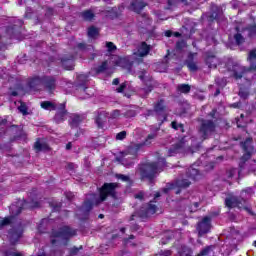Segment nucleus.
Masks as SVG:
<instances>
[{
  "label": "nucleus",
  "instance_id": "393cba45",
  "mask_svg": "<svg viewBox=\"0 0 256 256\" xmlns=\"http://www.w3.org/2000/svg\"><path fill=\"white\" fill-rule=\"evenodd\" d=\"M154 111L158 115H163L165 113V100L160 99L155 105H154Z\"/></svg>",
  "mask_w": 256,
  "mask_h": 256
},
{
  "label": "nucleus",
  "instance_id": "603ef678",
  "mask_svg": "<svg viewBox=\"0 0 256 256\" xmlns=\"http://www.w3.org/2000/svg\"><path fill=\"white\" fill-rule=\"evenodd\" d=\"M191 255H192V252H191V249L189 248H184V250L180 252V256H191Z\"/></svg>",
  "mask_w": 256,
  "mask_h": 256
},
{
  "label": "nucleus",
  "instance_id": "f257e3e1",
  "mask_svg": "<svg viewBox=\"0 0 256 256\" xmlns=\"http://www.w3.org/2000/svg\"><path fill=\"white\" fill-rule=\"evenodd\" d=\"M215 127V122H213L212 120L202 119L200 127L198 129L200 141H198L197 138L192 137V144L191 146L187 147L185 145L187 141L185 140V138H181L169 148V156L173 157V155H177V153H195L196 151H199V149L201 148V142L209 139V137H211V135L215 133Z\"/></svg>",
  "mask_w": 256,
  "mask_h": 256
},
{
  "label": "nucleus",
  "instance_id": "c9c22d12",
  "mask_svg": "<svg viewBox=\"0 0 256 256\" xmlns=\"http://www.w3.org/2000/svg\"><path fill=\"white\" fill-rule=\"evenodd\" d=\"M78 49H80V51H90L92 52L94 50L93 46L92 45H87L85 43H80L77 45Z\"/></svg>",
  "mask_w": 256,
  "mask_h": 256
},
{
  "label": "nucleus",
  "instance_id": "f03ea898",
  "mask_svg": "<svg viewBox=\"0 0 256 256\" xmlns=\"http://www.w3.org/2000/svg\"><path fill=\"white\" fill-rule=\"evenodd\" d=\"M117 189H119V183H104L102 188L100 189V195L98 194H90L87 197V200L81 207L82 213L87 215L91 209H93V205H99L103 203L107 197H113V199H117Z\"/></svg>",
  "mask_w": 256,
  "mask_h": 256
},
{
  "label": "nucleus",
  "instance_id": "6e6552de",
  "mask_svg": "<svg viewBox=\"0 0 256 256\" xmlns=\"http://www.w3.org/2000/svg\"><path fill=\"white\" fill-rule=\"evenodd\" d=\"M228 69L234 73L235 79H241L245 73H249L246 67L234 62L228 63Z\"/></svg>",
  "mask_w": 256,
  "mask_h": 256
},
{
  "label": "nucleus",
  "instance_id": "e433bc0d",
  "mask_svg": "<svg viewBox=\"0 0 256 256\" xmlns=\"http://www.w3.org/2000/svg\"><path fill=\"white\" fill-rule=\"evenodd\" d=\"M97 35H99V30L97 28L92 26L88 29V36L95 38Z\"/></svg>",
  "mask_w": 256,
  "mask_h": 256
},
{
  "label": "nucleus",
  "instance_id": "ea45409f",
  "mask_svg": "<svg viewBox=\"0 0 256 256\" xmlns=\"http://www.w3.org/2000/svg\"><path fill=\"white\" fill-rule=\"evenodd\" d=\"M247 61H249V63L256 61V49H253L249 52Z\"/></svg>",
  "mask_w": 256,
  "mask_h": 256
},
{
  "label": "nucleus",
  "instance_id": "39448f33",
  "mask_svg": "<svg viewBox=\"0 0 256 256\" xmlns=\"http://www.w3.org/2000/svg\"><path fill=\"white\" fill-rule=\"evenodd\" d=\"M143 147V144H132L121 155L116 158V161L124 165V167H133L135 159H137V153L139 149Z\"/></svg>",
  "mask_w": 256,
  "mask_h": 256
},
{
  "label": "nucleus",
  "instance_id": "6ab92c4d",
  "mask_svg": "<svg viewBox=\"0 0 256 256\" xmlns=\"http://www.w3.org/2000/svg\"><path fill=\"white\" fill-rule=\"evenodd\" d=\"M220 63L219 58H217L215 55H208L206 58V65H208L210 69H216L217 65Z\"/></svg>",
  "mask_w": 256,
  "mask_h": 256
},
{
  "label": "nucleus",
  "instance_id": "20e7f679",
  "mask_svg": "<svg viewBox=\"0 0 256 256\" xmlns=\"http://www.w3.org/2000/svg\"><path fill=\"white\" fill-rule=\"evenodd\" d=\"M77 235V230L69 226L60 227L58 230H52L51 243L52 245H64L69 243V239Z\"/></svg>",
  "mask_w": 256,
  "mask_h": 256
},
{
  "label": "nucleus",
  "instance_id": "13d9d810",
  "mask_svg": "<svg viewBox=\"0 0 256 256\" xmlns=\"http://www.w3.org/2000/svg\"><path fill=\"white\" fill-rule=\"evenodd\" d=\"M199 205H200L199 202H195V203L193 204V206L190 207V212H191V213H195V211H197V209H199Z\"/></svg>",
  "mask_w": 256,
  "mask_h": 256
},
{
  "label": "nucleus",
  "instance_id": "6e6d98bb",
  "mask_svg": "<svg viewBox=\"0 0 256 256\" xmlns=\"http://www.w3.org/2000/svg\"><path fill=\"white\" fill-rule=\"evenodd\" d=\"M78 81L80 82V83H87V75H85V74H81V75H79L78 76Z\"/></svg>",
  "mask_w": 256,
  "mask_h": 256
},
{
  "label": "nucleus",
  "instance_id": "bb28decb",
  "mask_svg": "<svg viewBox=\"0 0 256 256\" xmlns=\"http://www.w3.org/2000/svg\"><path fill=\"white\" fill-rule=\"evenodd\" d=\"M80 17H82L84 21H92L95 19V13H93V10H85L80 13Z\"/></svg>",
  "mask_w": 256,
  "mask_h": 256
},
{
  "label": "nucleus",
  "instance_id": "c85d7f7f",
  "mask_svg": "<svg viewBox=\"0 0 256 256\" xmlns=\"http://www.w3.org/2000/svg\"><path fill=\"white\" fill-rule=\"evenodd\" d=\"M189 60L186 61V65L190 71H197L199 67H197V63L193 61V54H189Z\"/></svg>",
  "mask_w": 256,
  "mask_h": 256
},
{
  "label": "nucleus",
  "instance_id": "7c9ffc66",
  "mask_svg": "<svg viewBox=\"0 0 256 256\" xmlns=\"http://www.w3.org/2000/svg\"><path fill=\"white\" fill-rule=\"evenodd\" d=\"M41 107L42 109H46L47 111H55V109H57V106L55 105V103L51 101L41 102Z\"/></svg>",
  "mask_w": 256,
  "mask_h": 256
},
{
  "label": "nucleus",
  "instance_id": "4468645a",
  "mask_svg": "<svg viewBox=\"0 0 256 256\" xmlns=\"http://www.w3.org/2000/svg\"><path fill=\"white\" fill-rule=\"evenodd\" d=\"M67 119V110L65 109V104L60 105V109L54 116L55 123H63Z\"/></svg>",
  "mask_w": 256,
  "mask_h": 256
},
{
  "label": "nucleus",
  "instance_id": "37998d69",
  "mask_svg": "<svg viewBox=\"0 0 256 256\" xmlns=\"http://www.w3.org/2000/svg\"><path fill=\"white\" fill-rule=\"evenodd\" d=\"M172 129H175L176 131L179 129H182V133H185V130L183 129V124L177 123V121H173L171 123Z\"/></svg>",
  "mask_w": 256,
  "mask_h": 256
},
{
  "label": "nucleus",
  "instance_id": "4d7b16f0",
  "mask_svg": "<svg viewBox=\"0 0 256 256\" xmlns=\"http://www.w3.org/2000/svg\"><path fill=\"white\" fill-rule=\"evenodd\" d=\"M135 199H139L140 201H143L145 198V193L144 192H138L137 194L134 195Z\"/></svg>",
  "mask_w": 256,
  "mask_h": 256
},
{
  "label": "nucleus",
  "instance_id": "a19ab883",
  "mask_svg": "<svg viewBox=\"0 0 256 256\" xmlns=\"http://www.w3.org/2000/svg\"><path fill=\"white\" fill-rule=\"evenodd\" d=\"M5 256H23V254H21L20 252L15 250V248H12V249L6 251V255Z\"/></svg>",
  "mask_w": 256,
  "mask_h": 256
},
{
  "label": "nucleus",
  "instance_id": "a211bd4d",
  "mask_svg": "<svg viewBox=\"0 0 256 256\" xmlns=\"http://www.w3.org/2000/svg\"><path fill=\"white\" fill-rule=\"evenodd\" d=\"M147 4L143 0H133L131 3V9L135 11V13H141L143 9H145Z\"/></svg>",
  "mask_w": 256,
  "mask_h": 256
},
{
  "label": "nucleus",
  "instance_id": "338daca9",
  "mask_svg": "<svg viewBox=\"0 0 256 256\" xmlns=\"http://www.w3.org/2000/svg\"><path fill=\"white\" fill-rule=\"evenodd\" d=\"M30 11H31V9H27V11H26V17H27L28 19H31V13H30Z\"/></svg>",
  "mask_w": 256,
  "mask_h": 256
},
{
  "label": "nucleus",
  "instance_id": "c03bdc74",
  "mask_svg": "<svg viewBox=\"0 0 256 256\" xmlns=\"http://www.w3.org/2000/svg\"><path fill=\"white\" fill-rule=\"evenodd\" d=\"M18 110L20 111V113H22V115H28L27 105H25V103H21L18 107Z\"/></svg>",
  "mask_w": 256,
  "mask_h": 256
},
{
  "label": "nucleus",
  "instance_id": "0e129e2a",
  "mask_svg": "<svg viewBox=\"0 0 256 256\" xmlns=\"http://www.w3.org/2000/svg\"><path fill=\"white\" fill-rule=\"evenodd\" d=\"M171 189H173V185H171V187L163 188L162 191H163V193H169V191H171Z\"/></svg>",
  "mask_w": 256,
  "mask_h": 256
},
{
  "label": "nucleus",
  "instance_id": "774afa93",
  "mask_svg": "<svg viewBox=\"0 0 256 256\" xmlns=\"http://www.w3.org/2000/svg\"><path fill=\"white\" fill-rule=\"evenodd\" d=\"M47 15H53V8H48Z\"/></svg>",
  "mask_w": 256,
  "mask_h": 256
},
{
  "label": "nucleus",
  "instance_id": "7ed1b4c3",
  "mask_svg": "<svg viewBox=\"0 0 256 256\" xmlns=\"http://www.w3.org/2000/svg\"><path fill=\"white\" fill-rule=\"evenodd\" d=\"M167 167L165 158H159L157 162H150L140 167V175L142 179H146L149 183H153L155 175L161 173Z\"/></svg>",
  "mask_w": 256,
  "mask_h": 256
},
{
  "label": "nucleus",
  "instance_id": "1a4fd4ad",
  "mask_svg": "<svg viewBox=\"0 0 256 256\" xmlns=\"http://www.w3.org/2000/svg\"><path fill=\"white\" fill-rule=\"evenodd\" d=\"M242 147L245 151V154L242 156V161H247L251 158V155H253V152L255 151V147H253V139L247 138L242 143Z\"/></svg>",
  "mask_w": 256,
  "mask_h": 256
},
{
  "label": "nucleus",
  "instance_id": "e2e57ef3",
  "mask_svg": "<svg viewBox=\"0 0 256 256\" xmlns=\"http://www.w3.org/2000/svg\"><path fill=\"white\" fill-rule=\"evenodd\" d=\"M73 197H75V195L72 192L66 193V199H68V201H73Z\"/></svg>",
  "mask_w": 256,
  "mask_h": 256
},
{
  "label": "nucleus",
  "instance_id": "b1692460",
  "mask_svg": "<svg viewBox=\"0 0 256 256\" xmlns=\"http://www.w3.org/2000/svg\"><path fill=\"white\" fill-rule=\"evenodd\" d=\"M95 72L97 75H99V73H113V71L109 69V63L107 61L102 62L100 66L95 68Z\"/></svg>",
  "mask_w": 256,
  "mask_h": 256
},
{
  "label": "nucleus",
  "instance_id": "9b49d317",
  "mask_svg": "<svg viewBox=\"0 0 256 256\" xmlns=\"http://www.w3.org/2000/svg\"><path fill=\"white\" fill-rule=\"evenodd\" d=\"M209 19H210V21L223 19V8L219 7L215 4H212Z\"/></svg>",
  "mask_w": 256,
  "mask_h": 256
},
{
  "label": "nucleus",
  "instance_id": "cd10ccee",
  "mask_svg": "<svg viewBox=\"0 0 256 256\" xmlns=\"http://www.w3.org/2000/svg\"><path fill=\"white\" fill-rule=\"evenodd\" d=\"M176 91H178V93H183L184 95H187V94L191 93V85L179 84L176 87Z\"/></svg>",
  "mask_w": 256,
  "mask_h": 256
},
{
  "label": "nucleus",
  "instance_id": "5701e85b",
  "mask_svg": "<svg viewBox=\"0 0 256 256\" xmlns=\"http://www.w3.org/2000/svg\"><path fill=\"white\" fill-rule=\"evenodd\" d=\"M10 133H14V139H21L23 137V128L21 126H11Z\"/></svg>",
  "mask_w": 256,
  "mask_h": 256
},
{
  "label": "nucleus",
  "instance_id": "de8ad7c7",
  "mask_svg": "<svg viewBox=\"0 0 256 256\" xmlns=\"http://www.w3.org/2000/svg\"><path fill=\"white\" fill-rule=\"evenodd\" d=\"M249 63H250V65L247 68L248 72L250 71L251 73H256V61H252V62H249Z\"/></svg>",
  "mask_w": 256,
  "mask_h": 256
},
{
  "label": "nucleus",
  "instance_id": "2f4dec72",
  "mask_svg": "<svg viewBox=\"0 0 256 256\" xmlns=\"http://www.w3.org/2000/svg\"><path fill=\"white\" fill-rule=\"evenodd\" d=\"M39 85H43V83L41 82V78H39V77L33 78L29 82L30 89H37V87H39Z\"/></svg>",
  "mask_w": 256,
  "mask_h": 256
},
{
  "label": "nucleus",
  "instance_id": "79ce46f5",
  "mask_svg": "<svg viewBox=\"0 0 256 256\" xmlns=\"http://www.w3.org/2000/svg\"><path fill=\"white\" fill-rule=\"evenodd\" d=\"M234 39L237 45H242V43H245V38H243V35H241L240 33L234 35Z\"/></svg>",
  "mask_w": 256,
  "mask_h": 256
},
{
  "label": "nucleus",
  "instance_id": "49530a36",
  "mask_svg": "<svg viewBox=\"0 0 256 256\" xmlns=\"http://www.w3.org/2000/svg\"><path fill=\"white\" fill-rule=\"evenodd\" d=\"M126 137H127L126 131H122L116 135L117 141H123V139H125Z\"/></svg>",
  "mask_w": 256,
  "mask_h": 256
},
{
  "label": "nucleus",
  "instance_id": "bf43d9fd",
  "mask_svg": "<svg viewBox=\"0 0 256 256\" xmlns=\"http://www.w3.org/2000/svg\"><path fill=\"white\" fill-rule=\"evenodd\" d=\"M186 45H187V43L184 40H182L181 42H178L176 44V47H177V49H184V47H186Z\"/></svg>",
  "mask_w": 256,
  "mask_h": 256
},
{
  "label": "nucleus",
  "instance_id": "423d86ee",
  "mask_svg": "<svg viewBox=\"0 0 256 256\" xmlns=\"http://www.w3.org/2000/svg\"><path fill=\"white\" fill-rule=\"evenodd\" d=\"M25 207H39V203L34 202L33 204L27 205L26 201H19L16 204H12L10 206V217L5 218L0 222V229L1 227H5V225H10V223H13L15 217L25 209Z\"/></svg>",
  "mask_w": 256,
  "mask_h": 256
},
{
  "label": "nucleus",
  "instance_id": "a878e982",
  "mask_svg": "<svg viewBox=\"0 0 256 256\" xmlns=\"http://www.w3.org/2000/svg\"><path fill=\"white\" fill-rule=\"evenodd\" d=\"M157 135H158L157 132L148 134L145 141L143 143H139L138 145H142V147L151 145V143H153V141H155V139H157Z\"/></svg>",
  "mask_w": 256,
  "mask_h": 256
},
{
  "label": "nucleus",
  "instance_id": "864d4df0",
  "mask_svg": "<svg viewBox=\"0 0 256 256\" xmlns=\"http://www.w3.org/2000/svg\"><path fill=\"white\" fill-rule=\"evenodd\" d=\"M135 115H137V113L135 112V110H128L125 114L124 117H135Z\"/></svg>",
  "mask_w": 256,
  "mask_h": 256
},
{
  "label": "nucleus",
  "instance_id": "2eb2a0df",
  "mask_svg": "<svg viewBox=\"0 0 256 256\" xmlns=\"http://www.w3.org/2000/svg\"><path fill=\"white\" fill-rule=\"evenodd\" d=\"M149 51H151V46L147 45L146 42H142L141 45L138 46L137 52H134V55L138 57H147Z\"/></svg>",
  "mask_w": 256,
  "mask_h": 256
},
{
  "label": "nucleus",
  "instance_id": "4be33fe9",
  "mask_svg": "<svg viewBox=\"0 0 256 256\" xmlns=\"http://www.w3.org/2000/svg\"><path fill=\"white\" fill-rule=\"evenodd\" d=\"M81 121H83V118L79 116L78 114H72L70 116L69 125L73 128L79 127Z\"/></svg>",
  "mask_w": 256,
  "mask_h": 256
},
{
  "label": "nucleus",
  "instance_id": "ddd939ff",
  "mask_svg": "<svg viewBox=\"0 0 256 256\" xmlns=\"http://www.w3.org/2000/svg\"><path fill=\"white\" fill-rule=\"evenodd\" d=\"M116 65L118 67H122V69H127V71L130 73L131 71V67H133V61L131 58L129 57H125V58H119L116 61Z\"/></svg>",
  "mask_w": 256,
  "mask_h": 256
},
{
  "label": "nucleus",
  "instance_id": "dca6fc26",
  "mask_svg": "<svg viewBox=\"0 0 256 256\" xmlns=\"http://www.w3.org/2000/svg\"><path fill=\"white\" fill-rule=\"evenodd\" d=\"M21 235H23V226L19 225L17 229L12 230L9 233L10 242L15 244L19 239H21Z\"/></svg>",
  "mask_w": 256,
  "mask_h": 256
},
{
  "label": "nucleus",
  "instance_id": "c756f323",
  "mask_svg": "<svg viewBox=\"0 0 256 256\" xmlns=\"http://www.w3.org/2000/svg\"><path fill=\"white\" fill-rule=\"evenodd\" d=\"M186 175L187 177H189V179H192L193 181H195V179H197V176L199 175V170H197L196 168L190 167L187 169Z\"/></svg>",
  "mask_w": 256,
  "mask_h": 256
},
{
  "label": "nucleus",
  "instance_id": "a18cd8bd",
  "mask_svg": "<svg viewBox=\"0 0 256 256\" xmlns=\"http://www.w3.org/2000/svg\"><path fill=\"white\" fill-rule=\"evenodd\" d=\"M237 173V168H231L226 172V176L228 179H232V177Z\"/></svg>",
  "mask_w": 256,
  "mask_h": 256
},
{
  "label": "nucleus",
  "instance_id": "9d476101",
  "mask_svg": "<svg viewBox=\"0 0 256 256\" xmlns=\"http://www.w3.org/2000/svg\"><path fill=\"white\" fill-rule=\"evenodd\" d=\"M41 83L47 91H54V89L57 87V80L53 76L42 77Z\"/></svg>",
  "mask_w": 256,
  "mask_h": 256
},
{
  "label": "nucleus",
  "instance_id": "69168bd1",
  "mask_svg": "<svg viewBox=\"0 0 256 256\" xmlns=\"http://www.w3.org/2000/svg\"><path fill=\"white\" fill-rule=\"evenodd\" d=\"M161 256H171V251L167 250Z\"/></svg>",
  "mask_w": 256,
  "mask_h": 256
},
{
  "label": "nucleus",
  "instance_id": "473e14b6",
  "mask_svg": "<svg viewBox=\"0 0 256 256\" xmlns=\"http://www.w3.org/2000/svg\"><path fill=\"white\" fill-rule=\"evenodd\" d=\"M155 201H150V204L148 205L146 215H155L157 213V206L155 204Z\"/></svg>",
  "mask_w": 256,
  "mask_h": 256
},
{
  "label": "nucleus",
  "instance_id": "aec40b11",
  "mask_svg": "<svg viewBox=\"0 0 256 256\" xmlns=\"http://www.w3.org/2000/svg\"><path fill=\"white\" fill-rule=\"evenodd\" d=\"M61 63L62 67H64V69H66L67 71H72L73 67H75V64L73 63V56H70V58H62Z\"/></svg>",
  "mask_w": 256,
  "mask_h": 256
},
{
  "label": "nucleus",
  "instance_id": "3c124183",
  "mask_svg": "<svg viewBox=\"0 0 256 256\" xmlns=\"http://www.w3.org/2000/svg\"><path fill=\"white\" fill-rule=\"evenodd\" d=\"M83 249V246H80L79 248L73 247L70 249V256H75L77 253H79V250Z\"/></svg>",
  "mask_w": 256,
  "mask_h": 256
},
{
  "label": "nucleus",
  "instance_id": "052dcab7",
  "mask_svg": "<svg viewBox=\"0 0 256 256\" xmlns=\"http://www.w3.org/2000/svg\"><path fill=\"white\" fill-rule=\"evenodd\" d=\"M125 87H127V84L122 83L117 89V93H123V91H125Z\"/></svg>",
  "mask_w": 256,
  "mask_h": 256
},
{
  "label": "nucleus",
  "instance_id": "09e8293b",
  "mask_svg": "<svg viewBox=\"0 0 256 256\" xmlns=\"http://www.w3.org/2000/svg\"><path fill=\"white\" fill-rule=\"evenodd\" d=\"M239 96L242 99H247V97H249V91L245 90V89H240L239 91Z\"/></svg>",
  "mask_w": 256,
  "mask_h": 256
},
{
  "label": "nucleus",
  "instance_id": "5fc2aeb1",
  "mask_svg": "<svg viewBox=\"0 0 256 256\" xmlns=\"http://www.w3.org/2000/svg\"><path fill=\"white\" fill-rule=\"evenodd\" d=\"M119 115H121V112L119 110H114L110 114V117H111V119H117L119 117Z\"/></svg>",
  "mask_w": 256,
  "mask_h": 256
},
{
  "label": "nucleus",
  "instance_id": "680f3d73",
  "mask_svg": "<svg viewBox=\"0 0 256 256\" xmlns=\"http://www.w3.org/2000/svg\"><path fill=\"white\" fill-rule=\"evenodd\" d=\"M243 193H248V195H253V188H246L242 191L241 195L243 197Z\"/></svg>",
  "mask_w": 256,
  "mask_h": 256
},
{
  "label": "nucleus",
  "instance_id": "58836bf2",
  "mask_svg": "<svg viewBox=\"0 0 256 256\" xmlns=\"http://www.w3.org/2000/svg\"><path fill=\"white\" fill-rule=\"evenodd\" d=\"M116 179H120V181H124L125 183H129L131 181V178L125 174H116Z\"/></svg>",
  "mask_w": 256,
  "mask_h": 256
},
{
  "label": "nucleus",
  "instance_id": "f704fd0d",
  "mask_svg": "<svg viewBox=\"0 0 256 256\" xmlns=\"http://www.w3.org/2000/svg\"><path fill=\"white\" fill-rule=\"evenodd\" d=\"M177 187L181 188V189H187V187H189V185H191V181L187 180V179H182V180H178L176 182Z\"/></svg>",
  "mask_w": 256,
  "mask_h": 256
},
{
  "label": "nucleus",
  "instance_id": "4c0bfd02",
  "mask_svg": "<svg viewBox=\"0 0 256 256\" xmlns=\"http://www.w3.org/2000/svg\"><path fill=\"white\" fill-rule=\"evenodd\" d=\"M247 31L249 32V37L256 39V24L248 26Z\"/></svg>",
  "mask_w": 256,
  "mask_h": 256
},
{
  "label": "nucleus",
  "instance_id": "f3484780",
  "mask_svg": "<svg viewBox=\"0 0 256 256\" xmlns=\"http://www.w3.org/2000/svg\"><path fill=\"white\" fill-rule=\"evenodd\" d=\"M226 203V207H241V205H243V203H245V199H239L237 197H230V198H226L225 200Z\"/></svg>",
  "mask_w": 256,
  "mask_h": 256
},
{
  "label": "nucleus",
  "instance_id": "8fccbe9b",
  "mask_svg": "<svg viewBox=\"0 0 256 256\" xmlns=\"http://www.w3.org/2000/svg\"><path fill=\"white\" fill-rule=\"evenodd\" d=\"M106 47H107L108 51H117V46H115V44H113V42H107Z\"/></svg>",
  "mask_w": 256,
  "mask_h": 256
},
{
  "label": "nucleus",
  "instance_id": "72a5a7b5",
  "mask_svg": "<svg viewBox=\"0 0 256 256\" xmlns=\"http://www.w3.org/2000/svg\"><path fill=\"white\" fill-rule=\"evenodd\" d=\"M215 249V246H207L204 249L201 250V252L197 256H209L211 252Z\"/></svg>",
  "mask_w": 256,
  "mask_h": 256
},
{
  "label": "nucleus",
  "instance_id": "0eeeda50",
  "mask_svg": "<svg viewBox=\"0 0 256 256\" xmlns=\"http://www.w3.org/2000/svg\"><path fill=\"white\" fill-rule=\"evenodd\" d=\"M199 237H203L206 233L211 231V217L205 216L202 221L197 224L196 227Z\"/></svg>",
  "mask_w": 256,
  "mask_h": 256
},
{
  "label": "nucleus",
  "instance_id": "412c9836",
  "mask_svg": "<svg viewBox=\"0 0 256 256\" xmlns=\"http://www.w3.org/2000/svg\"><path fill=\"white\" fill-rule=\"evenodd\" d=\"M34 149L36 151H49V144H47V142H45V140L38 139L34 143Z\"/></svg>",
  "mask_w": 256,
  "mask_h": 256
},
{
  "label": "nucleus",
  "instance_id": "f8f14e48",
  "mask_svg": "<svg viewBox=\"0 0 256 256\" xmlns=\"http://www.w3.org/2000/svg\"><path fill=\"white\" fill-rule=\"evenodd\" d=\"M109 117V113L105 111L98 112L95 123L98 129H103L105 127V123H107V118Z\"/></svg>",
  "mask_w": 256,
  "mask_h": 256
}]
</instances>
